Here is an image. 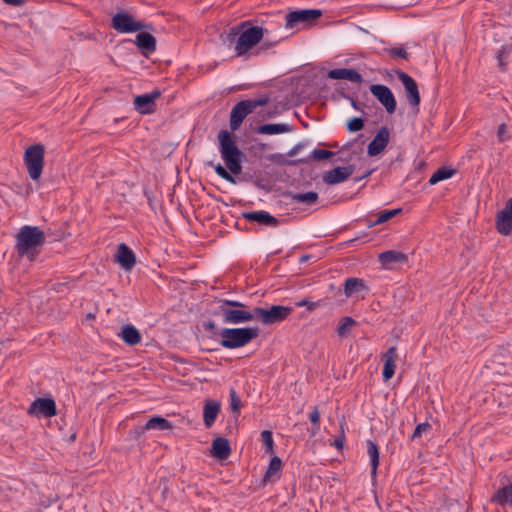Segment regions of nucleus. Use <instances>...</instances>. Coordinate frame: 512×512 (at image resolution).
Segmentation results:
<instances>
[{
    "mask_svg": "<svg viewBox=\"0 0 512 512\" xmlns=\"http://www.w3.org/2000/svg\"><path fill=\"white\" fill-rule=\"evenodd\" d=\"M292 311L291 307L282 305H272L269 308L254 307V320L264 325H272L287 319Z\"/></svg>",
    "mask_w": 512,
    "mask_h": 512,
    "instance_id": "obj_8",
    "label": "nucleus"
},
{
    "mask_svg": "<svg viewBox=\"0 0 512 512\" xmlns=\"http://www.w3.org/2000/svg\"><path fill=\"white\" fill-rule=\"evenodd\" d=\"M134 43L144 55L153 53L156 50V39L147 32L137 34Z\"/></svg>",
    "mask_w": 512,
    "mask_h": 512,
    "instance_id": "obj_23",
    "label": "nucleus"
},
{
    "mask_svg": "<svg viewBox=\"0 0 512 512\" xmlns=\"http://www.w3.org/2000/svg\"><path fill=\"white\" fill-rule=\"evenodd\" d=\"M173 428V424L161 416H154L145 423V429L149 430H169Z\"/></svg>",
    "mask_w": 512,
    "mask_h": 512,
    "instance_id": "obj_33",
    "label": "nucleus"
},
{
    "mask_svg": "<svg viewBox=\"0 0 512 512\" xmlns=\"http://www.w3.org/2000/svg\"><path fill=\"white\" fill-rule=\"evenodd\" d=\"M344 435L342 434L340 437L336 438L333 442V446L337 449H342L344 445Z\"/></svg>",
    "mask_w": 512,
    "mask_h": 512,
    "instance_id": "obj_51",
    "label": "nucleus"
},
{
    "mask_svg": "<svg viewBox=\"0 0 512 512\" xmlns=\"http://www.w3.org/2000/svg\"><path fill=\"white\" fill-rule=\"evenodd\" d=\"M45 242V233L39 227L25 225L16 235L15 248L20 257L34 261Z\"/></svg>",
    "mask_w": 512,
    "mask_h": 512,
    "instance_id": "obj_2",
    "label": "nucleus"
},
{
    "mask_svg": "<svg viewBox=\"0 0 512 512\" xmlns=\"http://www.w3.org/2000/svg\"><path fill=\"white\" fill-rule=\"evenodd\" d=\"M365 222H366V225H367L369 228L374 227V226H376V225H377V224H373V222H374V221H372V220H370V219H366V220H365Z\"/></svg>",
    "mask_w": 512,
    "mask_h": 512,
    "instance_id": "obj_54",
    "label": "nucleus"
},
{
    "mask_svg": "<svg viewBox=\"0 0 512 512\" xmlns=\"http://www.w3.org/2000/svg\"><path fill=\"white\" fill-rule=\"evenodd\" d=\"M219 152L228 172L221 164L216 165L215 172L222 179L231 184H236L237 181L232 175L240 174L242 171V161L245 154L238 148L232 134L227 130H221L218 134Z\"/></svg>",
    "mask_w": 512,
    "mask_h": 512,
    "instance_id": "obj_1",
    "label": "nucleus"
},
{
    "mask_svg": "<svg viewBox=\"0 0 512 512\" xmlns=\"http://www.w3.org/2000/svg\"><path fill=\"white\" fill-rule=\"evenodd\" d=\"M111 27L119 33H133L146 29H153L152 25L136 21L133 15L127 12L114 14L111 21Z\"/></svg>",
    "mask_w": 512,
    "mask_h": 512,
    "instance_id": "obj_10",
    "label": "nucleus"
},
{
    "mask_svg": "<svg viewBox=\"0 0 512 512\" xmlns=\"http://www.w3.org/2000/svg\"><path fill=\"white\" fill-rule=\"evenodd\" d=\"M364 120L360 117H353L347 122L349 132H358L364 128Z\"/></svg>",
    "mask_w": 512,
    "mask_h": 512,
    "instance_id": "obj_43",
    "label": "nucleus"
},
{
    "mask_svg": "<svg viewBox=\"0 0 512 512\" xmlns=\"http://www.w3.org/2000/svg\"><path fill=\"white\" fill-rule=\"evenodd\" d=\"M496 229L505 236L512 233V197L506 201L504 208L497 213Z\"/></svg>",
    "mask_w": 512,
    "mask_h": 512,
    "instance_id": "obj_15",
    "label": "nucleus"
},
{
    "mask_svg": "<svg viewBox=\"0 0 512 512\" xmlns=\"http://www.w3.org/2000/svg\"><path fill=\"white\" fill-rule=\"evenodd\" d=\"M261 440L266 448V452L269 454L274 453V441L272 437V432L269 430H263L261 432Z\"/></svg>",
    "mask_w": 512,
    "mask_h": 512,
    "instance_id": "obj_40",
    "label": "nucleus"
},
{
    "mask_svg": "<svg viewBox=\"0 0 512 512\" xmlns=\"http://www.w3.org/2000/svg\"><path fill=\"white\" fill-rule=\"evenodd\" d=\"M3 1L6 4L11 5V6H15V7L22 6L25 3V0H3Z\"/></svg>",
    "mask_w": 512,
    "mask_h": 512,
    "instance_id": "obj_52",
    "label": "nucleus"
},
{
    "mask_svg": "<svg viewBox=\"0 0 512 512\" xmlns=\"http://www.w3.org/2000/svg\"><path fill=\"white\" fill-rule=\"evenodd\" d=\"M242 217L249 222H257L267 227H276L279 224L276 217L264 210L243 212Z\"/></svg>",
    "mask_w": 512,
    "mask_h": 512,
    "instance_id": "obj_18",
    "label": "nucleus"
},
{
    "mask_svg": "<svg viewBox=\"0 0 512 512\" xmlns=\"http://www.w3.org/2000/svg\"><path fill=\"white\" fill-rule=\"evenodd\" d=\"M388 53L392 57H399V58H402L405 60H407L409 58V54L402 47H393L388 50Z\"/></svg>",
    "mask_w": 512,
    "mask_h": 512,
    "instance_id": "obj_45",
    "label": "nucleus"
},
{
    "mask_svg": "<svg viewBox=\"0 0 512 512\" xmlns=\"http://www.w3.org/2000/svg\"><path fill=\"white\" fill-rule=\"evenodd\" d=\"M372 173V171H367L363 176H361L360 178H358V180H361V179H364L366 177H368L370 174Z\"/></svg>",
    "mask_w": 512,
    "mask_h": 512,
    "instance_id": "obj_55",
    "label": "nucleus"
},
{
    "mask_svg": "<svg viewBox=\"0 0 512 512\" xmlns=\"http://www.w3.org/2000/svg\"><path fill=\"white\" fill-rule=\"evenodd\" d=\"M395 357H396V347L391 346L388 350L383 354L384 367L382 371L383 379L385 381L391 379L395 374Z\"/></svg>",
    "mask_w": 512,
    "mask_h": 512,
    "instance_id": "obj_25",
    "label": "nucleus"
},
{
    "mask_svg": "<svg viewBox=\"0 0 512 512\" xmlns=\"http://www.w3.org/2000/svg\"><path fill=\"white\" fill-rule=\"evenodd\" d=\"M512 52V44H504L496 53V60L500 71L505 72L507 69V59Z\"/></svg>",
    "mask_w": 512,
    "mask_h": 512,
    "instance_id": "obj_34",
    "label": "nucleus"
},
{
    "mask_svg": "<svg viewBox=\"0 0 512 512\" xmlns=\"http://www.w3.org/2000/svg\"><path fill=\"white\" fill-rule=\"evenodd\" d=\"M379 262L386 268H391L393 264L397 263H407L408 257L405 253L396 251V250H388L379 254Z\"/></svg>",
    "mask_w": 512,
    "mask_h": 512,
    "instance_id": "obj_24",
    "label": "nucleus"
},
{
    "mask_svg": "<svg viewBox=\"0 0 512 512\" xmlns=\"http://www.w3.org/2000/svg\"><path fill=\"white\" fill-rule=\"evenodd\" d=\"M268 98H261L257 100H243L238 102L231 110L230 113V128L235 131L242 124L247 115L252 113L258 106L267 104Z\"/></svg>",
    "mask_w": 512,
    "mask_h": 512,
    "instance_id": "obj_9",
    "label": "nucleus"
},
{
    "mask_svg": "<svg viewBox=\"0 0 512 512\" xmlns=\"http://www.w3.org/2000/svg\"><path fill=\"white\" fill-rule=\"evenodd\" d=\"M431 429V425L428 423V422H424V423H420L416 426L412 436H411V439L414 440L416 438H419L421 437V435L425 432H427L428 430Z\"/></svg>",
    "mask_w": 512,
    "mask_h": 512,
    "instance_id": "obj_44",
    "label": "nucleus"
},
{
    "mask_svg": "<svg viewBox=\"0 0 512 512\" xmlns=\"http://www.w3.org/2000/svg\"><path fill=\"white\" fill-rule=\"evenodd\" d=\"M27 413L36 417H53L57 414L56 403L52 398H36L29 406Z\"/></svg>",
    "mask_w": 512,
    "mask_h": 512,
    "instance_id": "obj_12",
    "label": "nucleus"
},
{
    "mask_svg": "<svg viewBox=\"0 0 512 512\" xmlns=\"http://www.w3.org/2000/svg\"><path fill=\"white\" fill-rule=\"evenodd\" d=\"M214 336L221 338L220 345L226 349L244 347L259 336L258 327L222 328L214 332Z\"/></svg>",
    "mask_w": 512,
    "mask_h": 512,
    "instance_id": "obj_5",
    "label": "nucleus"
},
{
    "mask_svg": "<svg viewBox=\"0 0 512 512\" xmlns=\"http://www.w3.org/2000/svg\"><path fill=\"white\" fill-rule=\"evenodd\" d=\"M367 453L370 457V464H371V476L372 478H375L377 475V467L379 465V448L378 445L371 441H367Z\"/></svg>",
    "mask_w": 512,
    "mask_h": 512,
    "instance_id": "obj_32",
    "label": "nucleus"
},
{
    "mask_svg": "<svg viewBox=\"0 0 512 512\" xmlns=\"http://www.w3.org/2000/svg\"><path fill=\"white\" fill-rule=\"evenodd\" d=\"M356 325V321L351 317H343L338 324L337 334L341 337L347 335V333L351 330L352 327Z\"/></svg>",
    "mask_w": 512,
    "mask_h": 512,
    "instance_id": "obj_38",
    "label": "nucleus"
},
{
    "mask_svg": "<svg viewBox=\"0 0 512 512\" xmlns=\"http://www.w3.org/2000/svg\"><path fill=\"white\" fill-rule=\"evenodd\" d=\"M161 95V91L158 89L153 90L150 93L138 95L134 99V108L141 114H150L156 110V99Z\"/></svg>",
    "mask_w": 512,
    "mask_h": 512,
    "instance_id": "obj_14",
    "label": "nucleus"
},
{
    "mask_svg": "<svg viewBox=\"0 0 512 512\" xmlns=\"http://www.w3.org/2000/svg\"><path fill=\"white\" fill-rule=\"evenodd\" d=\"M493 502L501 505L502 507L510 506L512 508V481L499 488L492 496Z\"/></svg>",
    "mask_w": 512,
    "mask_h": 512,
    "instance_id": "obj_26",
    "label": "nucleus"
},
{
    "mask_svg": "<svg viewBox=\"0 0 512 512\" xmlns=\"http://www.w3.org/2000/svg\"><path fill=\"white\" fill-rule=\"evenodd\" d=\"M266 30L260 26H252L239 33L238 27H233L227 33L224 42L235 43L236 56H243L255 45L261 42Z\"/></svg>",
    "mask_w": 512,
    "mask_h": 512,
    "instance_id": "obj_4",
    "label": "nucleus"
},
{
    "mask_svg": "<svg viewBox=\"0 0 512 512\" xmlns=\"http://www.w3.org/2000/svg\"><path fill=\"white\" fill-rule=\"evenodd\" d=\"M291 126L287 124L275 123V124H264L257 128V132L265 135H274L290 132Z\"/></svg>",
    "mask_w": 512,
    "mask_h": 512,
    "instance_id": "obj_31",
    "label": "nucleus"
},
{
    "mask_svg": "<svg viewBox=\"0 0 512 512\" xmlns=\"http://www.w3.org/2000/svg\"><path fill=\"white\" fill-rule=\"evenodd\" d=\"M221 409L217 400L207 399L203 407V422L206 428H211Z\"/></svg>",
    "mask_w": 512,
    "mask_h": 512,
    "instance_id": "obj_21",
    "label": "nucleus"
},
{
    "mask_svg": "<svg viewBox=\"0 0 512 512\" xmlns=\"http://www.w3.org/2000/svg\"><path fill=\"white\" fill-rule=\"evenodd\" d=\"M396 75L398 79L402 82L407 100L409 104L413 107H418L421 101L418 84L417 82L407 73L402 70H397Z\"/></svg>",
    "mask_w": 512,
    "mask_h": 512,
    "instance_id": "obj_13",
    "label": "nucleus"
},
{
    "mask_svg": "<svg viewBox=\"0 0 512 512\" xmlns=\"http://www.w3.org/2000/svg\"><path fill=\"white\" fill-rule=\"evenodd\" d=\"M309 420L312 422L314 426H316V430L320 429L319 421H320V412L318 408L315 406L309 414Z\"/></svg>",
    "mask_w": 512,
    "mask_h": 512,
    "instance_id": "obj_46",
    "label": "nucleus"
},
{
    "mask_svg": "<svg viewBox=\"0 0 512 512\" xmlns=\"http://www.w3.org/2000/svg\"><path fill=\"white\" fill-rule=\"evenodd\" d=\"M328 78L334 80H348L353 83H361L363 81L362 75L352 68H337L329 70L327 73Z\"/></svg>",
    "mask_w": 512,
    "mask_h": 512,
    "instance_id": "obj_20",
    "label": "nucleus"
},
{
    "mask_svg": "<svg viewBox=\"0 0 512 512\" xmlns=\"http://www.w3.org/2000/svg\"><path fill=\"white\" fill-rule=\"evenodd\" d=\"M231 454V447L228 439L217 437L212 442L211 455L218 460H226Z\"/></svg>",
    "mask_w": 512,
    "mask_h": 512,
    "instance_id": "obj_22",
    "label": "nucleus"
},
{
    "mask_svg": "<svg viewBox=\"0 0 512 512\" xmlns=\"http://www.w3.org/2000/svg\"><path fill=\"white\" fill-rule=\"evenodd\" d=\"M358 238H355V239H351L349 242H355Z\"/></svg>",
    "mask_w": 512,
    "mask_h": 512,
    "instance_id": "obj_58",
    "label": "nucleus"
},
{
    "mask_svg": "<svg viewBox=\"0 0 512 512\" xmlns=\"http://www.w3.org/2000/svg\"><path fill=\"white\" fill-rule=\"evenodd\" d=\"M241 400L239 396L237 395L234 388L230 389V408L231 410L236 413L237 415L240 413L241 409Z\"/></svg>",
    "mask_w": 512,
    "mask_h": 512,
    "instance_id": "obj_42",
    "label": "nucleus"
},
{
    "mask_svg": "<svg viewBox=\"0 0 512 512\" xmlns=\"http://www.w3.org/2000/svg\"><path fill=\"white\" fill-rule=\"evenodd\" d=\"M334 152L324 149H314L308 157L299 158L293 161H289L288 164L296 165V164H308L312 160L322 161L329 159L334 156Z\"/></svg>",
    "mask_w": 512,
    "mask_h": 512,
    "instance_id": "obj_27",
    "label": "nucleus"
},
{
    "mask_svg": "<svg viewBox=\"0 0 512 512\" xmlns=\"http://www.w3.org/2000/svg\"><path fill=\"white\" fill-rule=\"evenodd\" d=\"M115 260L126 271L132 270L136 264L134 252L124 243L118 245Z\"/></svg>",
    "mask_w": 512,
    "mask_h": 512,
    "instance_id": "obj_19",
    "label": "nucleus"
},
{
    "mask_svg": "<svg viewBox=\"0 0 512 512\" xmlns=\"http://www.w3.org/2000/svg\"><path fill=\"white\" fill-rule=\"evenodd\" d=\"M318 432V430H316V426L313 425V428L311 430V435H315L316 433Z\"/></svg>",
    "mask_w": 512,
    "mask_h": 512,
    "instance_id": "obj_56",
    "label": "nucleus"
},
{
    "mask_svg": "<svg viewBox=\"0 0 512 512\" xmlns=\"http://www.w3.org/2000/svg\"><path fill=\"white\" fill-rule=\"evenodd\" d=\"M304 147L303 143H299L295 145L290 151L287 153L288 156L292 157L298 154V152Z\"/></svg>",
    "mask_w": 512,
    "mask_h": 512,
    "instance_id": "obj_49",
    "label": "nucleus"
},
{
    "mask_svg": "<svg viewBox=\"0 0 512 512\" xmlns=\"http://www.w3.org/2000/svg\"><path fill=\"white\" fill-rule=\"evenodd\" d=\"M217 303L213 314L220 317L225 324L237 325L254 321V307L250 308L245 303L229 299H219Z\"/></svg>",
    "mask_w": 512,
    "mask_h": 512,
    "instance_id": "obj_3",
    "label": "nucleus"
},
{
    "mask_svg": "<svg viewBox=\"0 0 512 512\" xmlns=\"http://www.w3.org/2000/svg\"><path fill=\"white\" fill-rule=\"evenodd\" d=\"M149 429H145V424L142 425V426H137L135 429H134V434H135V438L138 439L140 438L146 431H148Z\"/></svg>",
    "mask_w": 512,
    "mask_h": 512,
    "instance_id": "obj_50",
    "label": "nucleus"
},
{
    "mask_svg": "<svg viewBox=\"0 0 512 512\" xmlns=\"http://www.w3.org/2000/svg\"><path fill=\"white\" fill-rule=\"evenodd\" d=\"M401 213H402L401 208L380 211L378 213L377 219L374 220L373 224H379V225L383 224V223L389 221L390 219H392L393 217L398 216Z\"/></svg>",
    "mask_w": 512,
    "mask_h": 512,
    "instance_id": "obj_37",
    "label": "nucleus"
},
{
    "mask_svg": "<svg viewBox=\"0 0 512 512\" xmlns=\"http://www.w3.org/2000/svg\"><path fill=\"white\" fill-rule=\"evenodd\" d=\"M370 92L385 107L387 113L395 112L397 102L389 87L383 84H373L370 86Z\"/></svg>",
    "mask_w": 512,
    "mask_h": 512,
    "instance_id": "obj_11",
    "label": "nucleus"
},
{
    "mask_svg": "<svg viewBox=\"0 0 512 512\" xmlns=\"http://www.w3.org/2000/svg\"><path fill=\"white\" fill-rule=\"evenodd\" d=\"M352 146V143L345 144L338 152H336L334 155H338V158L336 161L348 163L353 159L354 153H346L349 147Z\"/></svg>",
    "mask_w": 512,
    "mask_h": 512,
    "instance_id": "obj_41",
    "label": "nucleus"
},
{
    "mask_svg": "<svg viewBox=\"0 0 512 512\" xmlns=\"http://www.w3.org/2000/svg\"><path fill=\"white\" fill-rule=\"evenodd\" d=\"M45 148L42 144H34L26 148L24 164L33 181L40 179L44 167Z\"/></svg>",
    "mask_w": 512,
    "mask_h": 512,
    "instance_id": "obj_6",
    "label": "nucleus"
},
{
    "mask_svg": "<svg viewBox=\"0 0 512 512\" xmlns=\"http://www.w3.org/2000/svg\"><path fill=\"white\" fill-rule=\"evenodd\" d=\"M497 137L499 142H504L510 138V136L507 135V126L505 123H502L498 126Z\"/></svg>",
    "mask_w": 512,
    "mask_h": 512,
    "instance_id": "obj_47",
    "label": "nucleus"
},
{
    "mask_svg": "<svg viewBox=\"0 0 512 512\" xmlns=\"http://www.w3.org/2000/svg\"><path fill=\"white\" fill-rule=\"evenodd\" d=\"M119 336L129 346H135L141 342L140 332L132 325H124Z\"/></svg>",
    "mask_w": 512,
    "mask_h": 512,
    "instance_id": "obj_28",
    "label": "nucleus"
},
{
    "mask_svg": "<svg viewBox=\"0 0 512 512\" xmlns=\"http://www.w3.org/2000/svg\"><path fill=\"white\" fill-rule=\"evenodd\" d=\"M203 326H204L205 330L211 331L213 334H214V332L220 331V329H218L216 327V325L213 321L204 322Z\"/></svg>",
    "mask_w": 512,
    "mask_h": 512,
    "instance_id": "obj_48",
    "label": "nucleus"
},
{
    "mask_svg": "<svg viewBox=\"0 0 512 512\" xmlns=\"http://www.w3.org/2000/svg\"><path fill=\"white\" fill-rule=\"evenodd\" d=\"M322 11L319 9H304L295 10L285 15V28L295 29L297 31L312 26L319 17Z\"/></svg>",
    "mask_w": 512,
    "mask_h": 512,
    "instance_id": "obj_7",
    "label": "nucleus"
},
{
    "mask_svg": "<svg viewBox=\"0 0 512 512\" xmlns=\"http://www.w3.org/2000/svg\"><path fill=\"white\" fill-rule=\"evenodd\" d=\"M282 469V461L278 456H274L269 463V466L264 474L263 482H272L280 478Z\"/></svg>",
    "mask_w": 512,
    "mask_h": 512,
    "instance_id": "obj_29",
    "label": "nucleus"
},
{
    "mask_svg": "<svg viewBox=\"0 0 512 512\" xmlns=\"http://www.w3.org/2000/svg\"><path fill=\"white\" fill-rule=\"evenodd\" d=\"M274 45H275V43H273V42H266L265 41V42H263L261 44V46L259 47V50H267V49L273 47Z\"/></svg>",
    "mask_w": 512,
    "mask_h": 512,
    "instance_id": "obj_53",
    "label": "nucleus"
},
{
    "mask_svg": "<svg viewBox=\"0 0 512 512\" xmlns=\"http://www.w3.org/2000/svg\"><path fill=\"white\" fill-rule=\"evenodd\" d=\"M352 106H353L354 108H356V107H357V106H356V102H355L354 100L352 101Z\"/></svg>",
    "mask_w": 512,
    "mask_h": 512,
    "instance_id": "obj_57",
    "label": "nucleus"
},
{
    "mask_svg": "<svg viewBox=\"0 0 512 512\" xmlns=\"http://www.w3.org/2000/svg\"><path fill=\"white\" fill-rule=\"evenodd\" d=\"M324 300L311 301L308 298H304L295 303L296 307L305 306L309 312L314 311L315 309L324 306Z\"/></svg>",
    "mask_w": 512,
    "mask_h": 512,
    "instance_id": "obj_39",
    "label": "nucleus"
},
{
    "mask_svg": "<svg viewBox=\"0 0 512 512\" xmlns=\"http://www.w3.org/2000/svg\"><path fill=\"white\" fill-rule=\"evenodd\" d=\"M291 199L296 203H305L307 205L315 204L318 200V194L310 191L306 193L291 194Z\"/></svg>",
    "mask_w": 512,
    "mask_h": 512,
    "instance_id": "obj_35",
    "label": "nucleus"
},
{
    "mask_svg": "<svg viewBox=\"0 0 512 512\" xmlns=\"http://www.w3.org/2000/svg\"><path fill=\"white\" fill-rule=\"evenodd\" d=\"M355 170L354 165H347L344 167H335L324 173L323 181L328 185H335L347 180Z\"/></svg>",
    "mask_w": 512,
    "mask_h": 512,
    "instance_id": "obj_17",
    "label": "nucleus"
},
{
    "mask_svg": "<svg viewBox=\"0 0 512 512\" xmlns=\"http://www.w3.org/2000/svg\"><path fill=\"white\" fill-rule=\"evenodd\" d=\"M368 290L365 281L361 278H347L344 283V292L347 297Z\"/></svg>",
    "mask_w": 512,
    "mask_h": 512,
    "instance_id": "obj_30",
    "label": "nucleus"
},
{
    "mask_svg": "<svg viewBox=\"0 0 512 512\" xmlns=\"http://www.w3.org/2000/svg\"><path fill=\"white\" fill-rule=\"evenodd\" d=\"M455 173V170L449 168H439L436 170L429 179L430 185H435L436 183L451 178Z\"/></svg>",
    "mask_w": 512,
    "mask_h": 512,
    "instance_id": "obj_36",
    "label": "nucleus"
},
{
    "mask_svg": "<svg viewBox=\"0 0 512 512\" xmlns=\"http://www.w3.org/2000/svg\"><path fill=\"white\" fill-rule=\"evenodd\" d=\"M390 140V131L388 127H381L372 141L369 143L367 153L369 156L379 155L388 145Z\"/></svg>",
    "mask_w": 512,
    "mask_h": 512,
    "instance_id": "obj_16",
    "label": "nucleus"
}]
</instances>
